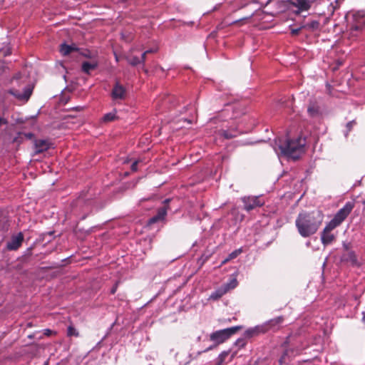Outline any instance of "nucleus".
<instances>
[{
    "label": "nucleus",
    "mask_w": 365,
    "mask_h": 365,
    "mask_svg": "<svg viewBox=\"0 0 365 365\" xmlns=\"http://www.w3.org/2000/svg\"><path fill=\"white\" fill-rule=\"evenodd\" d=\"M323 215L319 211L299 213L295 220V226L302 237H309L314 235L322 225Z\"/></svg>",
    "instance_id": "1"
},
{
    "label": "nucleus",
    "mask_w": 365,
    "mask_h": 365,
    "mask_svg": "<svg viewBox=\"0 0 365 365\" xmlns=\"http://www.w3.org/2000/svg\"><path fill=\"white\" fill-rule=\"evenodd\" d=\"M305 144V138L299 137L294 140L287 139L283 143L279 144L278 147L283 155L297 160L304 152Z\"/></svg>",
    "instance_id": "2"
},
{
    "label": "nucleus",
    "mask_w": 365,
    "mask_h": 365,
    "mask_svg": "<svg viewBox=\"0 0 365 365\" xmlns=\"http://www.w3.org/2000/svg\"><path fill=\"white\" fill-rule=\"evenodd\" d=\"M242 329L241 326H235L230 328L220 329L216 331L212 332L210 335V341H213L215 344L203 351H198L197 354L200 355L202 352H207L210 350H212L217 345L225 342L227 339H228L231 336L237 333V331Z\"/></svg>",
    "instance_id": "3"
},
{
    "label": "nucleus",
    "mask_w": 365,
    "mask_h": 365,
    "mask_svg": "<svg viewBox=\"0 0 365 365\" xmlns=\"http://www.w3.org/2000/svg\"><path fill=\"white\" fill-rule=\"evenodd\" d=\"M354 207V202H347L345 205L336 213L333 219L325 226L324 230H326V232H331L336 227L339 226L350 214Z\"/></svg>",
    "instance_id": "4"
},
{
    "label": "nucleus",
    "mask_w": 365,
    "mask_h": 365,
    "mask_svg": "<svg viewBox=\"0 0 365 365\" xmlns=\"http://www.w3.org/2000/svg\"><path fill=\"white\" fill-rule=\"evenodd\" d=\"M242 202L244 204V209L250 212L256 207H262L264 202L261 200L259 197H244L242 198Z\"/></svg>",
    "instance_id": "5"
},
{
    "label": "nucleus",
    "mask_w": 365,
    "mask_h": 365,
    "mask_svg": "<svg viewBox=\"0 0 365 365\" xmlns=\"http://www.w3.org/2000/svg\"><path fill=\"white\" fill-rule=\"evenodd\" d=\"M307 113L311 118H320L323 112L319 102L316 100H311L307 106Z\"/></svg>",
    "instance_id": "6"
},
{
    "label": "nucleus",
    "mask_w": 365,
    "mask_h": 365,
    "mask_svg": "<svg viewBox=\"0 0 365 365\" xmlns=\"http://www.w3.org/2000/svg\"><path fill=\"white\" fill-rule=\"evenodd\" d=\"M33 86L28 85L24 88V91L22 93L18 90L12 88L9 91V93L15 96L19 100L27 101L31 96Z\"/></svg>",
    "instance_id": "7"
},
{
    "label": "nucleus",
    "mask_w": 365,
    "mask_h": 365,
    "mask_svg": "<svg viewBox=\"0 0 365 365\" xmlns=\"http://www.w3.org/2000/svg\"><path fill=\"white\" fill-rule=\"evenodd\" d=\"M111 97L113 100H123L126 97V89L118 81L115 82L112 92Z\"/></svg>",
    "instance_id": "8"
},
{
    "label": "nucleus",
    "mask_w": 365,
    "mask_h": 365,
    "mask_svg": "<svg viewBox=\"0 0 365 365\" xmlns=\"http://www.w3.org/2000/svg\"><path fill=\"white\" fill-rule=\"evenodd\" d=\"M267 331V324L257 325L255 327L247 329L244 333V336L245 338H252L261 334H264Z\"/></svg>",
    "instance_id": "9"
},
{
    "label": "nucleus",
    "mask_w": 365,
    "mask_h": 365,
    "mask_svg": "<svg viewBox=\"0 0 365 365\" xmlns=\"http://www.w3.org/2000/svg\"><path fill=\"white\" fill-rule=\"evenodd\" d=\"M23 240L24 235L21 232H19L11 238L6 244V247L9 250H16L21 245Z\"/></svg>",
    "instance_id": "10"
},
{
    "label": "nucleus",
    "mask_w": 365,
    "mask_h": 365,
    "mask_svg": "<svg viewBox=\"0 0 365 365\" xmlns=\"http://www.w3.org/2000/svg\"><path fill=\"white\" fill-rule=\"evenodd\" d=\"M288 2L292 6L297 8L299 11L309 10L312 3L309 0H289Z\"/></svg>",
    "instance_id": "11"
},
{
    "label": "nucleus",
    "mask_w": 365,
    "mask_h": 365,
    "mask_svg": "<svg viewBox=\"0 0 365 365\" xmlns=\"http://www.w3.org/2000/svg\"><path fill=\"white\" fill-rule=\"evenodd\" d=\"M346 252L341 255V261L348 262L353 266L358 265L359 263L355 253L353 251L349 250L347 247H346Z\"/></svg>",
    "instance_id": "12"
},
{
    "label": "nucleus",
    "mask_w": 365,
    "mask_h": 365,
    "mask_svg": "<svg viewBox=\"0 0 365 365\" xmlns=\"http://www.w3.org/2000/svg\"><path fill=\"white\" fill-rule=\"evenodd\" d=\"M50 148V143L47 140H35L34 149L35 153H41L47 150Z\"/></svg>",
    "instance_id": "13"
},
{
    "label": "nucleus",
    "mask_w": 365,
    "mask_h": 365,
    "mask_svg": "<svg viewBox=\"0 0 365 365\" xmlns=\"http://www.w3.org/2000/svg\"><path fill=\"white\" fill-rule=\"evenodd\" d=\"M168 207L164 206L158 210L157 215L150 218L148 223L150 225L154 224L157 222L163 220L167 215Z\"/></svg>",
    "instance_id": "14"
},
{
    "label": "nucleus",
    "mask_w": 365,
    "mask_h": 365,
    "mask_svg": "<svg viewBox=\"0 0 365 365\" xmlns=\"http://www.w3.org/2000/svg\"><path fill=\"white\" fill-rule=\"evenodd\" d=\"M336 239V235L330 231L324 230L321 233V241L324 246L331 244Z\"/></svg>",
    "instance_id": "15"
},
{
    "label": "nucleus",
    "mask_w": 365,
    "mask_h": 365,
    "mask_svg": "<svg viewBox=\"0 0 365 365\" xmlns=\"http://www.w3.org/2000/svg\"><path fill=\"white\" fill-rule=\"evenodd\" d=\"M98 66L97 61H93L92 62L84 61L82 63V71L89 74L90 72L96 69Z\"/></svg>",
    "instance_id": "16"
},
{
    "label": "nucleus",
    "mask_w": 365,
    "mask_h": 365,
    "mask_svg": "<svg viewBox=\"0 0 365 365\" xmlns=\"http://www.w3.org/2000/svg\"><path fill=\"white\" fill-rule=\"evenodd\" d=\"M284 321L283 317H277L274 319H270L267 322L264 324H267L268 331L272 328H275L276 327L281 324Z\"/></svg>",
    "instance_id": "17"
},
{
    "label": "nucleus",
    "mask_w": 365,
    "mask_h": 365,
    "mask_svg": "<svg viewBox=\"0 0 365 365\" xmlns=\"http://www.w3.org/2000/svg\"><path fill=\"white\" fill-rule=\"evenodd\" d=\"M319 23L318 21L313 20L309 22H307L306 24L303 26V28L309 29L310 31H314L319 29Z\"/></svg>",
    "instance_id": "18"
},
{
    "label": "nucleus",
    "mask_w": 365,
    "mask_h": 365,
    "mask_svg": "<svg viewBox=\"0 0 365 365\" xmlns=\"http://www.w3.org/2000/svg\"><path fill=\"white\" fill-rule=\"evenodd\" d=\"M237 285V281L235 278H232L230 279L229 283H227L222 286L224 289H227V292H228L230 289H232L235 288Z\"/></svg>",
    "instance_id": "19"
},
{
    "label": "nucleus",
    "mask_w": 365,
    "mask_h": 365,
    "mask_svg": "<svg viewBox=\"0 0 365 365\" xmlns=\"http://www.w3.org/2000/svg\"><path fill=\"white\" fill-rule=\"evenodd\" d=\"M227 292V289H224L222 287L220 288L218 290L215 291L211 294V298L217 299L220 298L223 294Z\"/></svg>",
    "instance_id": "20"
},
{
    "label": "nucleus",
    "mask_w": 365,
    "mask_h": 365,
    "mask_svg": "<svg viewBox=\"0 0 365 365\" xmlns=\"http://www.w3.org/2000/svg\"><path fill=\"white\" fill-rule=\"evenodd\" d=\"M71 46L66 43H63L60 47V52L63 56L68 55L71 53Z\"/></svg>",
    "instance_id": "21"
},
{
    "label": "nucleus",
    "mask_w": 365,
    "mask_h": 365,
    "mask_svg": "<svg viewBox=\"0 0 365 365\" xmlns=\"http://www.w3.org/2000/svg\"><path fill=\"white\" fill-rule=\"evenodd\" d=\"M228 354V351H222L217 359L216 365H221L224 362Z\"/></svg>",
    "instance_id": "22"
},
{
    "label": "nucleus",
    "mask_w": 365,
    "mask_h": 365,
    "mask_svg": "<svg viewBox=\"0 0 365 365\" xmlns=\"http://www.w3.org/2000/svg\"><path fill=\"white\" fill-rule=\"evenodd\" d=\"M67 335L68 336H78L79 333L73 326H69L67 329Z\"/></svg>",
    "instance_id": "23"
},
{
    "label": "nucleus",
    "mask_w": 365,
    "mask_h": 365,
    "mask_svg": "<svg viewBox=\"0 0 365 365\" xmlns=\"http://www.w3.org/2000/svg\"><path fill=\"white\" fill-rule=\"evenodd\" d=\"M127 61H128V62L130 65H132L133 66H137V65L140 63V60L137 56H133V57H130V58H127Z\"/></svg>",
    "instance_id": "24"
},
{
    "label": "nucleus",
    "mask_w": 365,
    "mask_h": 365,
    "mask_svg": "<svg viewBox=\"0 0 365 365\" xmlns=\"http://www.w3.org/2000/svg\"><path fill=\"white\" fill-rule=\"evenodd\" d=\"M115 118L116 115L115 113H108L103 116V120L104 122H110L115 120Z\"/></svg>",
    "instance_id": "25"
},
{
    "label": "nucleus",
    "mask_w": 365,
    "mask_h": 365,
    "mask_svg": "<svg viewBox=\"0 0 365 365\" xmlns=\"http://www.w3.org/2000/svg\"><path fill=\"white\" fill-rule=\"evenodd\" d=\"M222 135L227 139H230V138H235L237 136V132L236 131H234V132H229L227 130H222Z\"/></svg>",
    "instance_id": "26"
},
{
    "label": "nucleus",
    "mask_w": 365,
    "mask_h": 365,
    "mask_svg": "<svg viewBox=\"0 0 365 365\" xmlns=\"http://www.w3.org/2000/svg\"><path fill=\"white\" fill-rule=\"evenodd\" d=\"M356 124L355 120L349 121L346 125L345 136H347L348 133L351 130L352 128Z\"/></svg>",
    "instance_id": "27"
},
{
    "label": "nucleus",
    "mask_w": 365,
    "mask_h": 365,
    "mask_svg": "<svg viewBox=\"0 0 365 365\" xmlns=\"http://www.w3.org/2000/svg\"><path fill=\"white\" fill-rule=\"evenodd\" d=\"M242 252V249L235 250L232 252L227 257V258L231 260L236 258L240 253Z\"/></svg>",
    "instance_id": "28"
},
{
    "label": "nucleus",
    "mask_w": 365,
    "mask_h": 365,
    "mask_svg": "<svg viewBox=\"0 0 365 365\" xmlns=\"http://www.w3.org/2000/svg\"><path fill=\"white\" fill-rule=\"evenodd\" d=\"M81 53L86 58H93L95 57V54L88 50H85L82 51Z\"/></svg>",
    "instance_id": "29"
},
{
    "label": "nucleus",
    "mask_w": 365,
    "mask_h": 365,
    "mask_svg": "<svg viewBox=\"0 0 365 365\" xmlns=\"http://www.w3.org/2000/svg\"><path fill=\"white\" fill-rule=\"evenodd\" d=\"M22 141H23V133L19 132L18 133V135L14 138L13 142L16 143H21Z\"/></svg>",
    "instance_id": "30"
},
{
    "label": "nucleus",
    "mask_w": 365,
    "mask_h": 365,
    "mask_svg": "<svg viewBox=\"0 0 365 365\" xmlns=\"http://www.w3.org/2000/svg\"><path fill=\"white\" fill-rule=\"evenodd\" d=\"M246 341L244 339H238L235 342V345L237 346L239 348L244 347Z\"/></svg>",
    "instance_id": "31"
},
{
    "label": "nucleus",
    "mask_w": 365,
    "mask_h": 365,
    "mask_svg": "<svg viewBox=\"0 0 365 365\" xmlns=\"http://www.w3.org/2000/svg\"><path fill=\"white\" fill-rule=\"evenodd\" d=\"M303 28V26H301L299 28H297V29H291V34L293 35V36H296V35H298L299 31H301V29Z\"/></svg>",
    "instance_id": "32"
},
{
    "label": "nucleus",
    "mask_w": 365,
    "mask_h": 365,
    "mask_svg": "<svg viewBox=\"0 0 365 365\" xmlns=\"http://www.w3.org/2000/svg\"><path fill=\"white\" fill-rule=\"evenodd\" d=\"M6 68L5 62L3 60H0V74L2 73Z\"/></svg>",
    "instance_id": "33"
},
{
    "label": "nucleus",
    "mask_w": 365,
    "mask_h": 365,
    "mask_svg": "<svg viewBox=\"0 0 365 365\" xmlns=\"http://www.w3.org/2000/svg\"><path fill=\"white\" fill-rule=\"evenodd\" d=\"M138 160H135V162L133 163V164L131 165V170L132 171H134L135 172L137 170V166H138Z\"/></svg>",
    "instance_id": "34"
},
{
    "label": "nucleus",
    "mask_w": 365,
    "mask_h": 365,
    "mask_svg": "<svg viewBox=\"0 0 365 365\" xmlns=\"http://www.w3.org/2000/svg\"><path fill=\"white\" fill-rule=\"evenodd\" d=\"M25 137L28 139H31L34 137V134L31 133H23V138Z\"/></svg>",
    "instance_id": "35"
},
{
    "label": "nucleus",
    "mask_w": 365,
    "mask_h": 365,
    "mask_svg": "<svg viewBox=\"0 0 365 365\" xmlns=\"http://www.w3.org/2000/svg\"><path fill=\"white\" fill-rule=\"evenodd\" d=\"M148 53H146V51H145L144 53H143L142 56H141V58H140V63H144L145 61V58H146V55Z\"/></svg>",
    "instance_id": "36"
},
{
    "label": "nucleus",
    "mask_w": 365,
    "mask_h": 365,
    "mask_svg": "<svg viewBox=\"0 0 365 365\" xmlns=\"http://www.w3.org/2000/svg\"><path fill=\"white\" fill-rule=\"evenodd\" d=\"M53 333V331H51V329H44L43 330V334L44 335L46 336H51Z\"/></svg>",
    "instance_id": "37"
},
{
    "label": "nucleus",
    "mask_w": 365,
    "mask_h": 365,
    "mask_svg": "<svg viewBox=\"0 0 365 365\" xmlns=\"http://www.w3.org/2000/svg\"><path fill=\"white\" fill-rule=\"evenodd\" d=\"M69 46H71V53L72 51H78V50H79V49H78V48L75 44H72V45H69Z\"/></svg>",
    "instance_id": "38"
},
{
    "label": "nucleus",
    "mask_w": 365,
    "mask_h": 365,
    "mask_svg": "<svg viewBox=\"0 0 365 365\" xmlns=\"http://www.w3.org/2000/svg\"><path fill=\"white\" fill-rule=\"evenodd\" d=\"M7 123L5 118L0 117V125L7 124Z\"/></svg>",
    "instance_id": "39"
},
{
    "label": "nucleus",
    "mask_w": 365,
    "mask_h": 365,
    "mask_svg": "<svg viewBox=\"0 0 365 365\" xmlns=\"http://www.w3.org/2000/svg\"><path fill=\"white\" fill-rule=\"evenodd\" d=\"M147 53H155L157 51V48H151L145 51Z\"/></svg>",
    "instance_id": "40"
},
{
    "label": "nucleus",
    "mask_w": 365,
    "mask_h": 365,
    "mask_svg": "<svg viewBox=\"0 0 365 365\" xmlns=\"http://www.w3.org/2000/svg\"><path fill=\"white\" fill-rule=\"evenodd\" d=\"M230 259L227 257L225 258L221 263V265L225 264L227 262H228Z\"/></svg>",
    "instance_id": "41"
},
{
    "label": "nucleus",
    "mask_w": 365,
    "mask_h": 365,
    "mask_svg": "<svg viewBox=\"0 0 365 365\" xmlns=\"http://www.w3.org/2000/svg\"><path fill=\"white\" fill-rule=\"evenodd\" d=\"M284 358H285V354H284V356H282L281 357V359H279V363H280V364H282V361L284 360Z\"/></svg>",
    "instance_id": "42"
},
{
    "label": "nucleus",
    "mask_w": 365,
    "mask_h": 365,
    "mask_svg": "<svg viewBox=\"0 0 365 365\" xmlns=\"http://www.w3.org/2000/svg\"><path fill=\"white\" fill-rule=\"evenodd\" d=\"M170 200H171L170 198H168V199L165 200L163 202L166 205V204H168Z\"/></svg>",
    "instance_id": "43"
},
{
    "label": "nucleus",
    "mask_w": 365,
    "mask_h": 365,
    "mask_svg": "<svg viewBox=\"0 0 365 365\" xmlns=\"http://www.w3.org/2000/svg\"><path fill=\"white\" fill-rule=\"evenodd\" d=\"M115 291H116V287L112 288L110 292H111V294H114L115 292Z\"/></svg>",
    "instance_id": "44"
},
{
    "label": "nucleus",
    "mask_w": 365,
    "mask_h": 365,
    "mask_svg": "<svg viewBox=\"0 0 365 365\" xmlns=\"http://www.w3.org/2000/svg\"><path fill=\"white\" fill-rule=\"evenodd\" d=\"M354 29H355V30H359V29H361V26H359V25L355 26H354Z\"/></svg>",
    "instance_id": "45"
},
{
    "label": "nucleus",
    "mask_w": 365,
    "mask_h": 365,
    "mask_svg": "<svg viewBox=\"0 0 365 365\" xmlns=\"http://www.w3.org/2000/svg\"><path fill=\"white\" fill-rule=\"evenodd\" d=\"M14 78H16V79H19V78H20V74H16V75L14 76Z\"/></svg>",
    "instance_id": "46"
},
{
    "label": "nucleus",
    "mask_w": 365,
    "mask_h": 365,
    "mask_svg": "<svg viewBox=\"0 0 365 365\" xmlns=\"http://www.w3.org/2000/svg\"><path fill=\"white\" fill-rule=\"evenodd\" d=\"M362 320H363L364 322H365V312H363V317H362Z\"/></svg>",
    "instance_id": "47"
},
{
    "label": "nucleus",
    "mask_w": 365,
    "mask_h": 365,
    "mask_svg": "<svg viewBox=\"0 0 365 365\" xmlns=\"http://www.w3.org/2000/svg\"><path fill=\"white\" fill-rule=\"evenodd\" d=\"M165 101H166V102L167 101H170V97L167 98Z\"/></svg>",
    "instance_id": "48"
}]
</instances>
